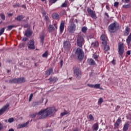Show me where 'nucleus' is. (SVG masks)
Returning <instances> with one entry per match:
<instances>
[{
  "label": "nucleus",
  "instance_id": "nucleus-1",
  "mask_svg": "<svg viewBox=\"0 0 131 131\" xmlns=\"http://www.w3.org/2000/svg\"><path fill=\"white\" fill-rule=\"evenodd\" d=\"M57 110L54 107H48L44 110H41L38 112L37 115L40 116L39 119H45L48 116H50L53 113H56Z\"/></svg>",
  "mask_w": 131,
  "mask_h": 131
},
{
  "label": "nucleus",
  "instance_id": "nucleus-63",
  "mask_svg": "<svg viewBox=\"0 0 131 131\" xmlns=\"http://www.w3.org/2000/svg\"><path fill=\"white\" fill-rule=\"evenodd\" d=\"M8 131H14V129H9Z\"/></svg>",
  "mask_w": 131,
  "mask_h": 131
},
{
  "label": "nucleus",
  "instance_id": "nucleus-10",
  "mask_svg": "<svg viewBox=\"0 0 131 131\" xmlns=\"http://www.w3.org/2000/svg\"><path fill=\"white\" fill-rule=\"evenodd\" d=\"M28 48L30 50H34L35 46H34V40H30L28 43Z\"/></svg>",
  "mask_w": 131,
  "mask_h": 131
},
{
  "label": "nucleus",
  "instance_id": "nucleus-12",
  "mask_svg": "<svg viewBox=\"0 0 131 131\" xmlns=\"http://www.w3.org/2000/svg\"><path fill=\"white\" fill-rule=\"evenodd\" d=\"M100 38L101 39L102 41V43L103 46H106V45H107V36H106V35L102 34L101 37Z\"/></svg>",
  "mask_w": 131,
  "mask_h": 131
},
{
  "label": "nucleus",
  "instance_id": "nucleus-24",
  "mask_svg": "<svg viewBox=\"0 0 131 131\" xmlns=\"http://www.w3.org/2000/svg\"><path fill=\"white\" fill-rule=\"evenodd\" d=\"M28 124V122L23 123V124H19L17 126V128H22L23 127H25Z\"/></svg>",
  "mask_w": 131,
  "mask_h": 131
},
{
  "label": "nucleus",
  "instance_id": "nucleus-36",
  "mask_svg": "<svg viewBox=\"0 0 131 131\" xmlns=\"http://www.w3.org/2000/svg\"><path fill=\"white\" fill-rule=\"evenodd\" d=\"M0 17L2 19L4 20H6V16L5 14H4V13H0Z\"/></svg>",
  "mask_w": 131,
  "mask_h": 131
},
{
  "label": "nucleus",
  "instance_id": "nucleus-64",
  "mask_svg": "<svg viewBox=\"0 0 131 131\" xmlns=\"http://www.w3.org/2000/svg\"><path fill=\"white\" fill-rule=\"evenodd\" d=\"M73 131H78V128H76L75 130H74Z\"/></svg>",
  "mask_w": 131,
  "mask_h": 131
},
{
  "label": "nucleus",
  "instance_id": "nucleus-39",
  "mask_svg": "<svg viewBox=\"0 0 131 131\" xmlns=\"http://www.w3.org/2000/svg\"><path fill=\"white\" fill-rule=\"evenodd\" d=\"M4 32H5V28H3L0 30V36L3 34Z\"/></svg>",
  "mask_w": 131,
  "mask_h": 131
},
{
  "label": "nucleus",
  "instance_id": "nucleus-60",
  "mask_svg": "<svg viewBox=\"0 0 131 131\" xmlns=\"http://www.w3.org/2000/svg\"><path fill=\"white\" fill-rule=\"evenodd\" d=\"M106 9L109 11L110 10V7H109V6L106 5Z\"/></svg>",
  "mask_w": 131,
  "mask_h": 131
},
{
  "label": "nucleus",
  "instance_id": "nucleus-15",
  "mask_svg": "<svg viewBox=\"0 0 131 131\" xmlns=\"http://www.w3.org/2000/svg\"><path fill=\"white\" fill-rule=\"evenodd\" d=\"M129 123H131V121L124 124L123 128V131H127V129H128V127H129Z\"/></svg>",
  "mask_w": 131,
  "mask_h": 131
},
{
  "label": "nucleus",
  "instance_id": "nucleus-3",
  "mask_svg": "<svg viewBox=\"0 0 131 131\" xmlns=\"http://www.w3.org/2000/svg\"><path fill=\"white\" fill-rule=\"evenodd\" d=\"M74 18H72L70 19V25L68 27V30L70 33H74L76 30V25L73 22Z\"/></svg>",
  "mask_w": 131,
  "mask_h": 131
},
{
  "label": "nucleus",
  "instance_id": "nucleus-58",
  "mask_svg": "<svg viewBox=\"0 0 131 131\" xmlns=\"http://www.w3.org/2000/svg\"><path fill=\"white\" fill-rule=\"evenodd\" d=\"M28 38H24L23 39V41H27V40H28Z\"/></svg>",
  "mask_w": 131,
  "mask_h": 131
},
{
  "label": "nucleus",
  "instance_id": "nucleus-18",
  "mask_svg": "<svg viewBox=\"0 0 131 131\" xmlns=\"http://www.w3.org/2000/svg\"><path fill=\"white\" fill-rule=\"evenodd\" d=\"M48 80L50 81V83H55V82L58 80V79L56 77L53 78L50 77L49 79H48Z\"/></svg>",
  "mask_w": 131,
  "mask_h": 131
},
{
  "label": "nucleus",
  "instance_id": "nucleus-4",
  "mask_svg": "<svg viewBox=\"0 0 131 131\" xmlns=\"http://www.w3.org/2000/svg\"><path fill=\"white\" fill-rule=\"evenodd\" d=\"M84 43V39H83V37L80 35H78L77 36V46L79 47V48H82V46H83Z\"/></svg>",
  "mask_w": 131,
  "mask_h": 131
},
{
  "label": "nucleus",
  "instance_id": "nucleus-41",
  "mask_svg": "<svg viewBox=\"0 0 131 131\" xmlns=\"http://www.w3.org/2000/svg\"><path fill=\"white\" fill-rule=\"evenodd\" d=\"M86 30H88V28H86V27H83L82 28L81 31L85 33V32H86Z\"/></svg>",
  "mask_w": 131,
  "mask_h": 131
},
{
  "label": "nucleus",
  "instance_id": "nucleus-26",
  "mask_svg": "<svg viewBox=\"0 0 131 131\" xmlns=\"http://www.w3.org/2000/svg\"><path fill=\"white\" fill-rule=\"evenodd\" d=\"M9 83H18L17 78L10 79L9 81Z\"/></svg>",
  "mask_w": 131,
  "mask_h": 131
},
{
  "label": "nucleus",
  "instance_id": "nucleus-51",
  "mask_svg": "<svg viewBox=\"0 0 131 131\" xmlns=\"http://www.w3.org/2000/svg\"><path fill=\"white\" fill-rule=\"evenodd\" d=\"M4 126H3V124H2V123H0V130H2V129H3Z\"/></svg>",
  "mask_w": 131,
  "mask_h": 131
},
{
  "label": "nucleus",
  "instance_id": "nucleus-28",
  "mask_svg": "<svg viewBox=\"0 0 131 131\" xmlns=\"http://www.w3.org/2000/svg\"><path fill=\"white\" fill-rule=\"evenodd\" d=\"M93 130L97 131L99 129V124L98 123H95L93 125Z\"/></svg>",
  "mask_w": 131,
  "mask_h": 131
},
{
  "label": "nucleus",
  "instance_id": "nucleus-19",
  "mask_svg": "<svg viewBox=\"0 0 131 131\" xmlns=\"http://www.w3.org/2000/svg\"><path fill=\"white\" fill-rule=\"evenodd\" d=\"M99 47V42L95 41L91 43V48H98Z\"/></svg>",
  "mask_w": 131,
  "mask_h": 131
},
{
  "label": "nucleus",
  "instance_id": "nucleus-56",
  "mask_svg": "<svg viewBox=\"0 0 131 131\" xmlns=\"http://www.w3.org/2000/svg\"><path fill=\"white\" fill-rule=\"evenodd\" d=\"M115 62H116L115 59H113V60L112 61V64H113V65H115Z\"/></svg>",
  "mask_w": 131,
  "mask_h": 131
},
{
  "label": "nucleus",
  "instance_id": "nucleus-2",
  "mask_svg": "<svg viewBox=\"0 0 131 131\" xmlns=\"http://www.w3.org/2000/svg\"><path fill=\"white\" fill-rule=\"evenodd\" d=\"M118 29H119V25L116 21L111 24L108 27V30L111 33L116 32Z\"/></svg>",
  "mask_w": 131,
  "mask_h": 131
},
{
  "label": "nucleus",
  "instance_id": "nucleus-21",
  "mask_svg": "<svg viewBox=\"0 0 131 131\" xmlns=\"http://www.w3.org/2000/svg\"><path fill=\"white\" fill-rule=\"evenodd\" d=\"M53 69L52 68L49 69L48 70L45 72V74L46 75H47V76H49V75H51V74L53 73Z\"/></svg>",
  "mask_w": 131,
  "mask_h": 131
},
{
  "label": "nucleus",
  "instance_id": "nucleus-34",
  "mask_svg": "<svg viewBox=\"0 0 131 131\" xmlns=\"http://www.w3.org/2000/svg\"><path fill=\"white\" fill-rule=\"evenodd\" d=\"M122 7L124 9H129V8H131V4H129L126 5H123Z\"/></svg>",
  "mask_w": 131,
  "mask_h": 131
},
{
  "label": "nucleus",
  "instance_id": "nucleus-11",
  "mask_svg": "<svg viewBox=\"0 0 131 131\" xmlns=\"http://www.w3.org/2000/svg\"><path fill=\"white\" fill-rule=\"evenodd\" d=\"M63 48L67 51L69 50L70 49V48H71V44L70 43V42L68 41H65L64 42H63Z\"/></svg>",
  "mask_w": 131,
  "mask_h": 131
},
{
  "label": "nucleus",
  "instance_id": "nucleus-55",
  "mask_svg": "<svg viewBox=\"0 0 131 131\" xmlns=\"http://www.w3.org/2000/svg\"><path fill=\"white\" fill-rule=\"evenodd\" d=\"M127 55H128V56H130V50H128L127 53H126Z\"/></svg>",
  "mask_w": 131,
  "mask_h": 131
},
{
  "label": "nucleus",
  "instance_id": "nucleus-50",
  "mask_svg": "<svg viewBox=\"0 0 131 131\" xmlns=\"http://www.w3.org/2000/svg\"><path fill=\"white\" fill-rule=\"evenodd\" d=\"M130 0H122L123 3H126V4L129 3Z\"/></svg>",
  "mask_w": 131,
  "mask_h": 131
},
{
  "label": "nucleus",
  "instance_id": "nucleus-32",
  "mask_svg": "<svg viewBox=\"0 0 131 131\" xmlns=\"http://www.w3.org/2000/svg\"><path fill=\"white\" fill-rule=\"evenodd\" d=\"M68 5V2L65 1L61 6V8H66L67 7V6Z\"/></svg>",
  "mask_w": 131,
  "mask_h": 131
},
{
  "label": "nucleus",
  "instance_id": "nucleus-30",
  "mask_svg": "<svg viewBox=\"0 0 131 131\" xmlns=\"http://www.w3.org/2000/svg\"><path fill=\"white\" fill-rule=\"evenodd\" d=\"M15 27H17L15 25L8 26L7 27V30H12V29H13V28H14Z\"/></svg>",
  "mask_w": 131,
  "mask_h": 131
},
{
  "label": "nucleus",
  "instance_id": "nucleus-22",
  "mask_svg": "<svg viewBox=\"0 0 131 131\" xmlns=\"http://www.w3.org/2000/svg\"><path fill=\"white\" fill-rule=\"evenodd\" d=\"M25 78L24 77L17 78V83H24V82H25Z\"/></svg>",
  "mask_w": 131,
  "mask_h": 131
},
{
  "label": "nucleus",
  "instance_id": "nucleus-20",
  "mask_svg": "<svg viewBox=\"0 0 131 131\" xmlns=\"http://www.w3.org/2000/svg\"><path fill=\"white\" fill-rule=\"evenodd\" d=\"M25 36H27V37H30V36L32 35V32L31 31H30V30H27L25 31Z\"/></svg>",
  "mask_w": 131,
  "mask_h": 131
},
{
  "label": "nucleus",
  "instance_id": "nucleus-49",
  "mask_svg": "<svg viewBox=\"0 0 131 131\" xmlns=\"http://www.w3.org/2000/svg\"><path fill=\"white\" fill-rule=\"evenodd\" d=\"M87 85L89 86V88H94V84H88Z\"/></svg>",
  "mask_w": 131,
  "mask_h": 131
},
{
  "label": "nucleus",
  "instance_id": "nucleus-16",
  "mask_svg": "<svg viewBox=\"0 0 131 131\" xmlns=\"http://www.w3.org/2000/svg\"><path fill=\"white\" fill-rule=\"evenodd\" d=\"M48 31V32H53V31H55V27H54V26H53V25L50 24L49 25Z\"/></svg>",
  "mask_w": 131,
  "mask_h": 131
},
{
  "label": "nucleus",
  "instance_id": "nucleus-8",
  "mask_svg": "<svg viewBox=\"0 0 131 131\" xmlns=\"http://www.w3.org/2000/svg\"><path fill=\"white\" fill-rule=\"evenodd\" d=\"M124 53V45L123 43L119 44L118 46V53L121 57H122V55H123Z\"/></svg>",
  "mask_w": 131,
  "mask_h": 131
},
{
  "label": "nucleus",
  "instance_id": "nucleus-48",
  "mask_svg": "<svg viewBox=\"0 0 131 131\" xmlns=\"http://www.w3.org/2000/svg\"><path fill=\"white\" fill-rule=\"evenodd\" d=\"M36 115H37V114H32L30 115V117H31V118H35V117L36 116Z\"/></svg>",
  "mask_w": 131,
  "mask_h": 131
},
{
  "label": "nucleus",
  "instance_id": "nucleus-6",
  "mask_svg": "<svg viewBox=\"0 0 131 131\" xmlns=\"http://www.w3.org/2000/svg\"><path fill=\"white\" fill-rule=\"evenodd\" d=\"M74 75L77 78H81V71L79 68L74 67Z\"/></svg>",
  "mask_w": 131,
  "mask_h": 131
},
{
  "label": "nucleus",
  "instance_id": "nucleus-47",
  "mask_svg": "<svg viewBox=\"0 0 131 131\" xmlns=\"http://www.w3.org/2000/svg\"><path fill=\"white\" fill-rule=\"evenodd\" d=\"M89 118L90 119V120H94V116H93V115L90 114Z\"/></svg>",
  "mask_w": 131,
  "mask_h": 131
},
{
  "label": "nucleus",
  "instance_id": "nucleus-9",
  "mask_svg": "<svg viewBox=\"0 0 131 131\" xmlns=\"http://www.w3.org/2000/svg\"><path fill=\"white\" fill-rule=\"evenodd\" d=\"M9 109H10V104L7 103L0 110V115H2V114H4V113H5L6 111H9Z\"/></svg>",
  "mask_w": 131,
  "mask_h": 131
},
{
  "label": "nucleus",
  "instance_id": "nucleus-17",
  "mask_svg": "<svg viewBox=\"0 0 131 131\" xmlns=\"http://www.w3.org/2000/svg\"><path fill=\"white\" fill-rule=\"evenodd\" d=\"M24 18H25V17L23 15H18L15 18V20H16V21H18V22H21V21H22Z\"/></svg>",
  "mask_w": 131,
  "mask_h": 131
},
{
  "label": "nucleus",
  "instance_id": "nucleus-29",
  "mask_svg": "<svg viewBox=\"0 0 131 131\" xmlns=\"http://www.w3.org/2000/svg\"><path fill=\"white\" fill-rule=\"evenodd\" d=\"M40 39V42L42 45H43V40H45V35H41L39 36Z\"/></svg>",
  "mask_w": 131,
  "mask_h": 131
},
{
  "label": "nucleus",
  "instance_id": "nucleus-35",
  "mask_svg": "<svg viewBox=\"0 0 131 131\" xmlns=\"http://www.w3.org/2000/svg\"><path fill=\"white\" fill-rule=\"evenodd\" d=\"M125 30V34H126V35H128V34H129V30H130L129 28L127 27Z\"/></svg>",
  "mask_w": 131,
  "mask_h": 131
},
{
  "label": "nucleus",
  "instance_id": "nucleus-25",
  "mask_svg": "<svg viewBox=\"0 0 131 131\" xmlns=\"http://www.w3.org/2000/svg\"><path fill=\"white\" fill-rule=\"evenodd\" d=\"M68 114L69 115L70 112H67L66 110H64L63 112L60 113V116L63 117V116H65V115H67Z\"/></svg>",
  "mask_w": 131,
  "mask_h": 131
},
{
  "label": "nucleus",
  "instance_id": "nucleus-40",
  "mask_svg": "<svg viewBox=\"0 0 131 131\" xmlns=\"http://www.w3.org/2000/svg\"><path fill=\"white\" fill-rule=\"evenodd\" d=\"M99 58V56L97 55L96 54L93 55V58L95 59L96 61H98V58Z\"/></svg>",
  "mask_w": 131,
  "mask_h": 131
},
{
  "label": "nucleus",
  "instance_id": "nucleus-23",
  "mask_svg": "<svg viewBox=\"0 0 131 131\" xmlns=\"http://www.w3.org/2000/svg\"><path fill=\"white\" fill-rule=\"evenodd\" d=\"M88 64L89 65H96V62H95V60L94 59L90 58L88 60Z\"/></svg>",
  "mask_w": 131,
  "mask_h": 131
},
{
  "label": "nucleus",
  "instance_id": "nucleus-42",
  "mask_svg": "<svg viewBox=\"0 0 131 131\" xmlns=\"http://www.w3.org/2000/svg\"><path fill=\"white\" fill-rule=\"evenodd\" d=\"M14 122V118H10L8 119V122L9 123H12V122Z\"/></svg>",
  "mask_w": 131,
  "mask_h": 131
},
{
  "label": "nucleus",
  "instance_id": "nucleus-61",
  "mask_svg": "<svg viewBox=\"0 0 131 131\" xmlns=\"http://www.w3.org/2000/svg\"><path fill=\"white\" fill-rule=\"evenodd\" d=\"M104 15H105V16H106V17H107V18H109V14H108L107 13L105 12V13H104Z\"/></svg>",
  "mask_w": 131,
  "mask_h": 131
},
{
  "label": "nucleus",
  "instance_id": "nucleus-5",
  "mask_svg": "<svg viewBox=\"0 0 131 131\" xmlns=\"http://www.w3.org/2000/svg\"><path fill=\"white\" fill-rule=\"evenodd\" d=\"M75 54L77 55L79 60H82L83 59L84 55L83 54V51L80 48H78L77 49Z\"/></svg>",
  "mask_w": 131,
  "mask_h": 131
},
{
  "label": "nucleus",
  "instance_id": "nucleus-7",
  "mask_svg": "<svg viewBox=\"0 0 131 131\" xmlns=\"http://www.w3.org/2000/svg\"><path fill=\"white\" fill-rule=\"evenodd\" d=\"M87 12L88 14H89L90 17L92 18V19H95V20L97 19V14H96V12L93 11L91 8L88 7L87 8Z\"/></svg>",
  "mask_w": 131,
  "mask_h": 131
},
{
  "label": "nucleus",
  "instance_id": "nucleus-54",
  "mask_svg": "<svg viewBox=\"0 0 131 131\" xmlns=\"http://www.w3.org/2000/svg\"><path fill=\"white\" fill-rule=\"evenodd\" d=\"M53 25H54V27H55V29H57V28H58V26L57 25V24H56V23L54 24Z\"/></svg>",
  "mask_w": 131,
  "mask_h": 131
},
{
  "label": "nucleus",
  "instance_id": "nucleus-57",
  "mask_svg": "<svg viewBox=\"0 0 131 131\" xmlns=\"http://www.w3.org/2000/svg\"><path fill=\"white\" fill-rule=\"evenodd\" d=\"M63 67V60H61L60 61V67Z\"/></svg>",
  "mask_w": 131,
  "mask_h": 131
},
{
  "label": "nucleus",
  "instance_id": "nucleus-27",
  "mask_svg": "<svg viewBox=\"0 0 131 131\" xmlns=\"http://www.w3.org/2000/svg\"><path fill=\"white\" fill-rule=\"evenodd\" d=\"M40 104H41V101H35L33 102L32 106L33 107H35V106H37V105H40Z\"/></svg>",
  "mask_w": 131,
  "mask_h": 131
},
{
  "label": "nucleus",
  "instance_id": "nucleus-53",
  "mask_svg": "<svg viewBox=\"0 0 131 131\" xmlns=\"http://www.w3.org/2000/svg\"><path fill=\"white\" fill-rule=\"evenodd\" d=\"M48 20H49V16H46L45 17V21H48Z\"/></svg>",
  "mask_w": 131,
  "mask_h": 131
},
{
  "label": "nucleus",
  "instance_id": "nucleus-14",
  "mask_svg": "<svg viewBox=\"0 0 131 131\" xmlns=\"http://www.w3.org/2000/svg\"><path fill=\"white\" fill-rule=\"evenodd\" d=\"M65 27V21H61L59 27L60 32L62 33L64 31V28Z\"/></svg>",
  "mask_w": 131,
  "mask_h": 131
},
{
  "label": "nucleus",
  "instance_id": "nucleus-38",
  "mask_svg": "<svg viewBox=\"0 0 131 131\" xmlns=\"http://www.w3.org/2000/svg\"><path fill=\"white\" fill-rule=\"evenodd\" d=\"M104 102V101L103 100V98H100L99 99L98 104V105H101V104H102V103H103Z\"/></svg>",
  "mask_w": 131,
  "mask_h": 131
},
{
  "label": "nucleus",
  "instance_id": "nucleus-45",
  "mask_svg": "<svg viewBox=\"0 0 131 131\" xmlns=\"http://www.w3.org/2000/svg\"><path fill=\"white\" fill-rule=\"evenodd\" d=\"M118 6H119V3H118V2H115V3H114V7L115 8H118Z\"/></svg>",
  "mask_w": 131,
  "mask_h": 131
},
{
  "label": "nucleus",
  "instance_id": "nucleus-37",
  "mask_svg": "<svg viewBox=\"0 0 131 131\" xmlns=\"http://www.w3.org/2000/svg\"><path fill=\"white\" fill-rule=\"evenodd\" d=\"M103 46H104V51H109V50H110V47H109V46H107V45H103Z\"/></svg>",
  "mask_w": 131,
  "mask_h": 131
},
{
  "label": "nucleus",
  "instance_id": "nucleus-52",
  "mask_svg": "<svg viewBox=\"0 0 131 131\" xmlns=\"http://www.w3.org/2000/svg\"><path fill=\"white\" fill-rule=\"evenodd\" d=\"M119 109H120V106L117 105L116 108V111H118V110H119Z\"/></svg>",
  "mask_w": 131,
  "mask_h": 131
},
{
  "label": "nucleus",
  "instance_id": "nucleus-59",
  "mask_svg": "<svg viewBox=\"0 0 131 131\" xmlns=\"http://www.w3.org/2000/svg\"><path fill=\"white\" fill-rule=\"evenodd\" d=\"M8 17H12L13 16V13H8Z\"/></svg>",
  "mask_w": 131,
  "mask_h": 131
},
{
  "label": "nucleus",
  "instance_id": "nucleus-44",
  "mask_svg": "<svg viewBox=\"0 0 131 131\" xmlns=\"http://www.w3.org/2000/svg\"><path fill=\"white\" fill-rule=\"evenodd\" d=\"M32 98H33V94H31L29 97V102H31V100H32Z\"/></svg>",
  "mask_w": 131,
  "mask_h": 131
},
{
  "label": "nucleus",
  "instance_id": "nucleus-31",
  "mask_svg": "<svg viewBox=\"0 0 131 131\" xmlns=\"http://www.w3.org/2000/svg\"><path fill=\"white\" fill-rule=\"evenodd\" d=\"M52 17H53V19H55L57 20V19H59L60 16H59V14L54 13L52 15Z\"/></svg>",
  "mask_w": 131,
  "mask_h": 131
},
{
  "label": "nucleus",
  "instance_id": "nucleus-13",
  "mask_svg": "<svg viewBox=\"0 0 131 131\" xmlns=\"http://www.w3.org/2000/svg\"><path fill=\"white\" fill-rule=\"evenodd\" d=\"M120 123H121V118H118V119L117 120L114 124V129H116L117 128H118V127L119 126Z\"/></svg>",
  "mask_w": 131,
  "mask_h": 131
},
{
  "label": "nucleus",
  "instance_id": "nucleus-33",
  "mask_svg": "<svg viewBox=\"0 0 131 131\" xmlns=\"http://www.w3.org/2000/svg\"><path fill=\"white\" fill-rule=\"evenodd\" d=\"M48 56H49V52L48 51H46L42 55L43 58H48Z\"/></svg>",
  "mask_w": 131,
  "mask_h": 131
},
{
  "label": "nucleus",
  "instance_id": "nucleus-46",
  "mask_svg": "<svg viewBox=\"0 0 131 131\" xmlns=\"http://www.w3.org/2000/svg\"><path fill=\"white\" fill-rule=\"evenodd\" d=\"M126 118L127 119H128V120H131V115L130 114H128L126 116Z\"/></svg>",
  "mask_w": 131,
  "mask_h": 131
},
{
  "label": "nucleus",
  "instance_id": "nucleus-43",
  "mask_svg": "<svg viewBox=\"0 0 131 131\" xmlns=\"http://www.w3.org/2000/svg\"><path fill=\"white\" fill-rule=\"evenodd\" d=\"M100 84H94V89H100Z\"/></svg>",
  "mask_w": 131,
  "mask_h": 131
},
{
  "label": "nucleus",
  "instance_id": "nucleus-62",
  "mask_svg": "<svg viewBox=\"0 0 131 131\" xmlns=\"http://www.w3.org/2000/svg\"><path fill=\"white\" fill-rule=\"evenodd\" d=\"M42 15H43V16H46V15H47V13H46V12H43L42 13Z\"/></svg>",
  "mask_w": 131,
  "mask_h": 131
}]
</instances>
